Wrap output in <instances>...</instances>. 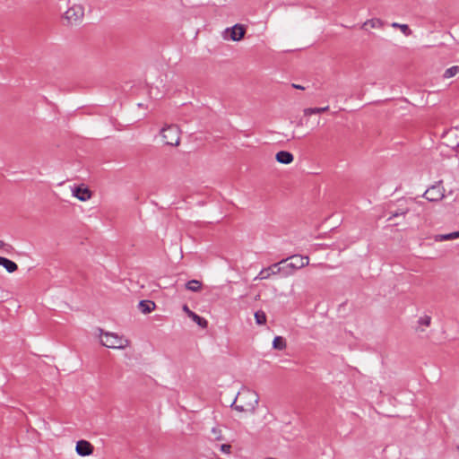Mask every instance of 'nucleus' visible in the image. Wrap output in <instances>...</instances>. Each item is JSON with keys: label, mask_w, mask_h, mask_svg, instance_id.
<instances>
[{"label": "nucleus", "mask_w": 459, "mask_h": 459, "mask_svg": "<svg viewBox=\"0 0 459 459\" xmlns=\"http://www.w3.org/2000/svg\"><path fill=\"white\" fill-rule=\"evenodd\" d=\"M71 191L73 196L76 197L78 200L82 202L88 201L91 198V190L88 187L84 186L83 185L78 186H74L71 188Z\"/></svg>", "instance_id": "9"}, {"label": "nucleus", "mask_w": 459, "mask_h": 459, "mask_svg": "<svg viewBox=\"0 0 459 459\" xmlns=\"http://www.w3.org/2000/svg\"><path fill=\"white\" fill-rule=\"evenodd\" d=\"M5 247L6 244L3 240H0V249L4 248Z\"/></svg>", "instance_id": "28"}, {"label": "nucleus", "mask_w": 459, "mask_h": 459, "mask_svg": "<svg viewBox=\"0 0 459 459\" xmlns=\"http://www.w3.org/2000/svg\"><path fill=\"white\" fill-rule=\"evenodd\" d=\"M459 238V231H455L448 234H438L434 237V240L437 242L453 240Z\"/></svg>", "instance_id": "14"}, {"label": "nucleus", "mask_w": 459, "mask_h": 459, "mask_svg": "<svg viewBox=\"0 0 459 459\" xmlns=\"http://www.w3.org/2000/svg\"><path fill=\"white\" fill-rule=\"evenodd\" d=\"M189 317L195 322L199 326H201L202 328H206L207 325H208V322L206 319H204V317H201L200 316H198L197 314H195V312H193Z\"/></svg>", "instance_id": "17"}, {"label": "nucleus", "mask_w": 459, "mask_h": 459, "mask_svg": "<svg viewBox=\"0 0 459 459\" xmlns=\"http://www.w3.org/2000/svg\"><path fill=\"white\" fill-rule=\"evenodd\" d=\"M275 159L279 163L285 165L290 164L294 160L293 155L287 151L278 152L275 155Z\"/></svg>", "instance_id": "11"}, {"label": "nucleus", "mask_w": 459, "mask_h": 459, "mask_svg": "<svg viewBox=\"0 0 459 459\" xmlns=\"http://www.w3.org/2000/svg\"><path fill=\"white\" fill-rule=\"evenodd\" d=\"M286 262L287 260H281L280 263L273 264L267 268L262 269L255 280H264L270 278L272 275L280 273L282 270H285V267H281V264H283Z\"/></svg>", "instance_id": "7"}, {"label": "nucleus", "mask_w": 459, "mask_h": 459, "mask_svg": "<svg viewBox=\"0 0 459 459\" xmlns=\"http://www.w3.org/2000/svg\"><path fill=\"white\" fill-rule=\"evenodd\" d=\"M221 451L224 454H230L231 451V446L229 444H223L221 446Z\"/></svg>", "instance_id": "25"}, {"label": "nucleus", "mask_w": 459, "mask_h": 459, "mask_svg": "<svg viewBox=\"0 0 459 459\" xmlns=\"http://www.w3.org/2000/svg\"><path fill=\"white\" fill-rule=\"evenodd\" d=\"M391 26L393 28L399 29L402 31V33H403L405 36L411 35V30L407 24H400L398 22H393L391 24Z\"/></svg>", "instance_id": "19"}, {"label": "nucleus", "mask_w": 459, "mask_h": 459, "mask_svg": "<svg viewBox=\"0 0 459 459\" xmlns=\"http://www.w3.org/2000/svg\"><path fill=\"white\" fill-rule=\"evenodd\" d=\"M212 433L215 440H221L223 438L222 431L219 428H212Z\"/></svg>", "instance_id": "24"}, {"label": "nucleus", "mask_w": 459, "mask_h": 459, "mask_svg": "<svg viewBox=\"0 0 459 459\" xmlns=\"http://www.w3.org/2000/svg\"><path fill=\"white\" fill-rule=\"evenodd\" d=\"M446 145L449 146L452 150H454L459 153V143L453 144L452 143H446Z\"/></svg>", "instance_id": "26"}, {"label": "nucleus", "mask_w": 459, "mask_h": 459, "mask_svg": "<svg viewBox=\"0 0 459 459\" xmlns=\"http://www.w3.org/2000/svg\"><path fill=\"white\" fill-rule=\"evenodd\" d=\"M457 74H459V65H454L450 68H447L445 71L443 77L445 79H449V78L455 76Z\"/></svg>", "instance_id": "20"}, {"label": "nucleus", "mask_w": 459, "mask_h": 459, "mask_svg": "<svg viewBox=\"0 0 459 459\" xmlns=\"http://www.w3.org/2000/svg\"><path fill=\"white\" fill-rule=\"evenodd\" d=\"M246 27L243 24H235L230 28H227L223 31V39H230L232 41L241 40L246 34Z\"/></svg>", "instance_id": "6"}, {"label": "nucleus", "mask_w": 459, "mask_h": 459, "mask_svg": "<svg viewBox=\"0 0 459 459\" xmlns=\"http://www.w3.org/2000/svg\"><path fill=\"white\" fill-rule=\"evenodd\" d=\"M255 319L257 325H265L266 323V315L264 311L259 310L255 313Z\"/></svg>", "instance_id": "21"}, {"label": "nucleus", "mask_w": 459, "mask_h": 459, "mask_svg": "<svg viewBox=\"0 0 459 459\" xmlns=\"http://www.w3.org/2000/svg\"><path fill=\"white\" fill-rule=\"evenodd\" d=\"M287 346L286 341L281 336L274 337L273 341V347L278 351H283Z\"/></svg>", "instance_id": "16"}, {"label": "nucleus", "mask_w": 459, "mask_h": 459, "mask_svg": "<svg viewBox=\"0 0 459 459\" xmlns=\"http://www.w3.org/2000/svg\"><path fill=\"white\" fill-rule=\"evenodd\" d=\"M84 16V8L81 4H73L64 13V19L69 24L79 23Z\"/></svg>", "instance_id": "4"}, {"label": "nucleus", "mask_w": 459, "mask_h": 459, "mask_svg": "<svg viewBox=\"0 0 459 459\" xmlns=\"http://www.w3.org/2000/svg\"><path fill=\"white\" fill-rule=\"evenodd\" d=\"M163 142L167 145L178 146L180 143V131L176 126H164L160 131Z\"/></svg>", "instance_id": "3"}, {"label": "nucleus", "mask_w": 459, "mask_h": 459, "mask_svg": "<svg viewBox=\"0 0 459 459\" xmlns=\"http://www.w3.org/2000/svg\"><path fill=\"white\" fill-rule=\"evenodd\" d=\"M0 265L4 267L8 273H13L18 269L14 262L3 256H0Z\"/></svg>", "instance_id": "12"}, {"label": "nucleus", "mask_w": 459, "mask_h": 459, "mask_svg": "<svg viewBox=\"0 0 459 459\" xmlns=\"http://www.w3.org/2000/svg\"><path fill=\"white\" fill-rule=\"evenodd\" d=\"M367 25H369L371 28H382L384 26V22L380 19H370L364 23V26Z\"/></svg>", "instance_id": "22"}, {"label": "nucleus", "mask_w": 459, "mask_h": 459, "mask_svg": "<svg viewBox=\"0 0 459 459\" xmlns=\"http://www.w3.org/2000/svg\"><path fill=\"white\" fill-rule=\"evenodd\" d=\"M155 303L151 300H142L139 302V309L143 314L151 313L155 309Z\"/></svg>", "instance_id": "13"}, {"label": "nucleus", "mask_w": 459, "mask_h": 459, "mask_svg": "<svg viewBox=\"0 0 459 459\" xmlns=\"http://www.w3.org/2000/svg\"><path fill=\"white\" fill-rule=\"evenodd\" d=\"M458 450H459V446H458Z\"/></svg>", "instance_id": "32"}, {"label": "nucleus", "mask_w": 459, "mask_h": 459, "mask_svg": "<svg viewBox=\"0 0 459 459\" xmlns=\"http://www.w3.org/2000/svg\"><path fill=\"white\" fill-rule=\"evenodd\" d=\"M444 190L441 186H432L424 193V197L430 202H437L444 197Z\"/></svg>", "instance_id": "8"}, {"label": "nucleus", "mask_w": 459, "mask_h": 459, "mask_svg": "<svg viewBox=\"0 0 459 459\" xmlns=\"http://www.w3.org/2000/svg\"><path fill=\"white\" fill-rule=\"evenodd\" d=\"M431 323V317L429 316H422L418 319V325L420 326L429 327Z\"/></svg>", "instance_id": "23"}, {"label": "nucleus", "mask_w": 459, "mask_h": 459, "mask_svg": "<svg viewBox=\"0 0 459 459\" xmlns=\"http://www.w3.org/2000/svg\"><path fill=\"white\" fill-rule=\"evenodd\" d=\"M186 290L193 292H199L202 290V282L198 280H191L186 283Z\"/></svg>", "instance_id": "15"}, {"label": "nucleus", "mask_w": 459, "mask_h": 459, "mask_svg": "<svg viewBox=\"0 0 459 459\" xmlns=\"http://www.w3.org/2000/svg\"><path fill=\"white\" fill-rule=\"evenodd\" d=\"M258 402L259 396L256 392L248 388H242L238 393L231 406L239 412L253 413L258 405Z\"/></svg>", "instance_id": "1"}, {"label": "nucleus", "mask_w": 459, "mask_h": 459, "mask_svg": "<svg viewBox=\"0 0 459 459\" xmlns=\"http://www.w3.org/2000/svg\"><path fill=\"white\" fill-rule=\"evenodd\" d=\"M329 109V107H323V108H307L304 109V115L305 116H310L312 114H319L325 112Z\"/></svg>", "instance_id": "18"}, {"label": "nucleus", "mask_w": 459, "mask_h": 459, "mask_svg": "<svg viewBox=\"0 0 459 459\" xmlns=\"http://www.w3.org/2000/svg\"><path fill=\"white\" fill-rule=\"evenodd\" d=\"M100 331V343L109 349L124 350L131 345V342L124 335L117 333Z\"/></svg>", "instance_id": "2"}, {"label": "nucleus", "mask_w": 459, "mask_h": 459, "mask_svg": "<svg viewBox=\"0 0 459 459\" xmlns=\"http://www.w3.org/2000/svg\"><path fill=\"white\" fill-rule=\"evenodd\" d=\"M293 87H295V88H297V89H304L302 86L296 85V84H293Z\"/></svg>", "instance_id": "29"}, {"label": "nucleus", "mask_w": 459, "mask_h": 459, "mask_svg": "<svg viewBox=\"0 0 459 459\" xmlns=\"http://www.w3.org/2000/svg\"><path fill=\"white\" fill-rule=\"evenodd\" d=\"M286 260H290V263L286 262V264L282 266L285 267V270H282V272H285L287 274L290 273L293 270L303 268L309 264L308 256L299 255H292Z\"/></svg>", "instance_id": "5"}, {"label": "nucleus", "mask_w": 459, "mask_h": 459, "mask_svg": "<svg viewBox=\"0 0 459 459\" xmlns=\"http://www.w3.org/2000/svg\"><path fill=\"white\" fill-rule=\"evenodd\" d=\"M398 216V213H394L392 217L389 218V220H391L393 217H396Z\"/></svg>", "instance_id": "30"}, {"label": "nucleus", "mask_w": 459, "mask_h": 459, "mask_svg": "<svg viewBox=\"0 0 459 459\" xmlns=\"http://www.w3.org/2000/svg\"><path fill=\"white\" fill-rule=\"evenodd\" d=\"M75 450L79 455L87 456L93 453V446L89 441L80 440L76 443Z\"/></svg>", "instance_id": "10"}, {"label": "nucleus", "mask_w": 459, "mask_h": 459, "mask_svg": "<svg viewBox=\"0 0 459 459\" xmlns=\"http://www.w3.org/2000/svg\"><path fill=\"white\" fill-rule=\"evenodd\" d=\"M182 309L188 316L193 313V311L189 309L187 305H184Z\"/></svg>", "instance_id": "27"}, {"label": "nucleus", "mask_w": 459, "mask_h": 459, "mask_svg": "<svg viewBox=\"0 0 459 459\" xmlns=\"http://www.w3.org/2000/svg\"><path fill=\"white\" fill-rule=\"evenodd\" d=\"M451 134H452V132H448V133H446V136H447V137H448V136H450V135H451Z\"/></svg>", "instance_id": "31"}]
</instances>
